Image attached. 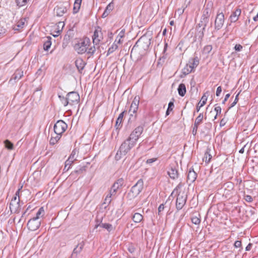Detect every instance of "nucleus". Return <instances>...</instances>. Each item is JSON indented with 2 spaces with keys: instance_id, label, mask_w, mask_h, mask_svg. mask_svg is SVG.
<instances>
[{
  "instance_id": "1",
  "label": "nucleus",
  "mask_w": 258,
  "mask_h": 258,
  "mask_svg": "<svg viewBox=\"0 0 258 258\" xmlns=\"http://www.w3.org/2000/svg\"><path fill=\"white\" fill-rule=\"evenodd\" d=\"M136 144L127 138L120 145L117 151L115 159L116 160H119L122 156H125L133 148Z\"/></svg>"
},
{
  "instance_id": "2",
  "label": "nucleus",
  "mask_w": 258,
  "mask_h": 258,
  "mask_svg": "<svg viewBox=\"0 0 258 258\" xmlns=\"http://www.w3.org/2000/svg\"><path fill=\"white\" fill-rule=\"evenodd\" d=\"M144 181L142 179H140L137 183L133 185L128 192L127 198L130 200L136 198L143 189Z\"/></svg>"
},
{
  "instance_id": "3",
  "label": "nucleus",
  "mask_w": 258,
  "mask_h": 258,
  "mask_svg": "<svg viewBox=\"0 0 258 258\" xmlns=\"http://www.w3.org/2000/svg\"><path fill=\"white\" fill-rule=\"evenodd\" d=\"M90 44V40L87 37L81 39L74 45V49L79 54H84L87 52Z\"/></svg>"
},
{
  "instance_id": "4",
  "label": "nucleus",
  "mask_w": 258,
  "mask_h": 258,
  "mask_svg": "<svg viewBox=\"0 0 258 258\" xmlns=\"http://www.w3.org/2000/svg\"><path fill=\"white\" fill-rule=\"evenodd\" d=\"M143 126L139 125L137 126L133 131H132L127 138L131 140L132 142H135V143L136 144L137 141L143 133Z\"/></svg>"
},
{
  "instance_id": "5",
  "label": "nucleus",
  "mask_w": 258,
  "mask_h": 258,
  "mask_svg": "<svg viewBox=\"0 0 258 258\" xmlns=\"http://www.w3.org/2000/svg\"><path fill=\"white\" fill-rule=\"evenodd\" d=\"M68 127L67 124L62 120H59L54 124L53 130L56 135H62Z\"/></svg>"
},
{
  "instance_id": "6",
  "label": "nucleus",
  "mask_w": 258,
  "mask_h": 258,
  "mask_svg": "<svg viewBox=\"0 0 258 258\" xmlns=\"http://www.w3.org/2000/svg\"><path fill=\"white\" fill-rule=\"evenodd\" d=\"M41 220L37 218H33L30 219L27 224L28 229L31 231H35L38 229L41 225Z\"/></svg>"
},
{
  "instance_id": "7",
  "label": "nucleus",
  "mask_w": 258,
  "mask_h": 258,
  "mask_svg": "<svg viewBox=\"0 0 258 258\" xmlns=\"http://www.w3.org/2000/svg\"><path fill=\"white\" fill-rule=\"evenodd\" d=\"M69 105H73L75 104H78L80 101V95L75 91H72L67 94Z\"/></svg>"
},
{
  "instance_id": "8",
  "label": "nucleus",
  "mask_w": 258,
  "mask_h": 258,
  "mask_svg": "<svg viewBox=\"0 0 258 258\" xmlns=\"http://www.w3.org/2000/svg\"><path fill=\"white\" fill-rule=\"evenodd\" d=\"M187 200V196L179 193L177 194V197L176 201V208L177 211L181 210L186 203Z\"/></svg>"
},
{
  "instance_id": "9",
  "label": "nucleus",
  "mask_w": 258,
  "mask_h": 258,
  "mask_svg": "<svg viewBox=\"0 0 258 258\" xmlns=\"http://www.w3.org/2000/svg\"><path fill=\"white\" fill-rule=\"evenodd\" d=\"M103 38L101 27L98 26L94 32L92 36L93 42L94 45H97Z\"/></svg>"
},
{
  "instance_id": "10",
  "label": "nucleus",
  "mask_w": 258,
  "mask_h": 258,
  "mask_svg": "<svg viewBox=\"0 0 258 258\" xmlns=\"http://www.w3.org/2000/svg\"><path fill=\"white\" fill-rule=\"evenodd\" d=\"M224 15L223 13L217 14L215 21V29L219 30L221 29L224 23Z\"/></svg>"
},
{
  "instance_id": "11",
  "label": "nucleus",
  "mask_w": 258,
  "mask_h": 258,
  "mask_svg": "<svg viewBox=\"0 0 258 258\" xmlns=\"http://www.w3.org/2000/svg\"><path fill=\"white\" fill-rule=\"evenodd\" d=\"M69 5L67 3H64L62 4L58 5L54 8V11L57 17H61L64 14L66 13L68 11Z\"/></svg>"
},
{
  "instance_id": "12",
  "label": "nucleus",
  "mask_w": 258,
  "mask_h": 258,
  "mask_svg": "<svg viewBox=\"0 0 258 258\" xmlns=\"http://www.w3.org/2000/svg\"><path fill=\"white\" fill-rule=\"evenodd\" d=\"M208 14V11H207L206 12V10L204 12V14L202 15L201 20L199 22V23L197 25L196 28H198L200 29V28L202 27L201 29H203V30H205L206 27L207 25V24L209 22V16Z\"/></svg>"
},
{
  "instance_id": "13",
  "label": "nucleus",
  "mask_w": 258,
  "mask_h": 258,
  "mask_svg": "<svg viewBox=\"0 0 258 258\" xmlns=\"http://www.w3.org/2000/svg\"><path fill=\"white\" fill-rule=\"evenodd\" d=\"M124 184L123 178H119L112 185L110 192L111 195H115L118 189L121 188Z\"/></svg>"
},
{
  "instance_id": "14",
  "label": "nucleus",
  "mask_w": 258,
  "mask_h": 258,
  "mask_svg": "<svg viewBox=\"0 0 258 258\" xmlns=\"http://www.w3.org/2000/svg\"><path fill=\"white\" fill-rule=\"evenodd\" d=\"M140 102V97L139 96L135 97L130 108L129 112L131 113V116L134 117L133 114H136L139 107Z\"/></svg>"
},
{
  "instance_id": "15",
  "label": "nucleus",
  "mask_w": 258,
  "mask_h": 258,
  "mask_svg": "<svg viewBox=\"0 0 258 258\" xmlns=\"http://www.w3.org/2000/svg\"><path fill=\"white\" fill-rule=\"evenodd\" d=\"M178 165L177 164H174L170 165V168L168 171V174L171 179H175L178 177Z\"/></svg>"
},
{
  "instance_id": "16",
  "label": "nucleus",
  "mask_w": 258,
  "mask_h": 258,
  "mask_svg": "<svg viewBox=\"0 0 258 258\" xmlns=\"http://www.w3.org/2000/svg\"><path fill=\"white\" fill-rule=\"evenodd\" d=\"M23 71L21 69H17L12 75L9 82L13 83V81L14 82H17L23 76Z\"/></svg>"
},
{
  "instance_id": "17",
  "label": "nucleus",
  "mask_w": 258,
  "mask_h": 258,
  "mask_svg": "<svg viewBox=\"0 0 258 258\" xmlns=\"http://www.w3.org/2000/svg\"><path fill=\"white\" fill-rule=\"evenodd\" d=\"M241 13V10L239 8H236L233 12H232L230 16L229 17V20L231 23L236 22L239 19V17Z\"/></svg>"
},
{
  "instance_id": "18",
  "label": "nucleus",
  "mask_w": 258,
  "mask_h": 258,
  "mask_svg": "<svg viewBox=\"0 0 258 258\" xmlns=\"http://www.w3.org/2000/svg\"><path fill=\"white\" fill-rule=\"evenodd\" d=\"M84 245L85 243L83 241L79 243L74 249L71 258L77 257V255L82 251Z\"/></svg>"
},
{
  "instance_id": "19",
  "label": "nucleus",
  "mask_w": 258,
  "mask_h": 258,
  "mask_svg": "<svg viewBox=\"0 0 258 258\" xmlns=\"http://www.w3.org/2000/svg\"><path fill=\"white\" fill-rule=\"evenodd\" d=\"M10 209L12 213H19L20 210V199H19L17 202H11L10 204Z\"/></svg>"
},
{
  "instance_id": "20",
  "label": "nucleus",
  "mask_w": 258,
  "mask_h": 258,
  "mask_svg": "<svg viewBox=\"0 0 258 258\" xmlns=\"http://www.w3.org/2000/svg\"><path fill=\"white\" fill-rule=\"evenodd\" d=\"M197 178V173L194 171L193 168H190L189 169V171H188V174H187V181H189L191 183H192L196 180Z\"/></svg>"
},
{
  "instance_id": "21",
  "label": "nucleus",
  "mask_w": 258,
  "mask_h": 258,
  "mask_svg": "<svg viewBox=\"0 0 258 258\" xmlns=\"http://www.w3.org/2000/svg\"><path fill=\"white\" fill-rule=\"evenodd\" d=\"M78 153V150L77 149H74L67 159V163L70 164V162L73 163L77 160Z\"/></svg>"
},
{
  "instance_id": "22",
  "label": "nucleus",
  "mask_w": 258,
  "mask_h": 258,
  "mask_svg": "<svg viewBox=\"0 0 258 258\" xmlns=\"http://www.w3.org/2000/svg\"><path fill=\"white\" fill-rule=\"evenodd\" d=\"M75 64L78 71L81 73L86 65V63L82 58H78L75 61Z\"/></svg>"
},
{
  "instance_id": "23",
  "label": "nucleus",
  "mask_w": 258,
  "mask_h": 258,
  "mask_svg": "<svg viewBox=\"0 0 258 258\" xmlns=\"http://www.w3.org/2000/svg\"><path fill=\"white\" fill-rule=\"evenodd\" d=\"M25 23V18L21 19L17 22V23L16 25L13 26V29L14 31H20V29H21L22 28H23L24 27Z\"/></svg>"
},
{
  "instance_id": "24",
  "label": "nucleus",
  "mask_w": 258,
  "mask_h": 258,
  "mask_svg": "<svg viewBox=\"0 0 258 258\" xmlns=\"http://www.w3.org/2000/svg\"><path fill=\"white\" fill-rule=\"evenodd\" d=\"M192 70L193 69L191 66L188 63H187L182 70V75H180V78L184 77L185 76L190 73Z\"/></svg>"
},
{
  "instance_id": "25",
  "label": "nucleus",
  "mask_w": 258,
  "mask_h": 258,
  "mask_svg": "<svg viewBox=\"0 0 258 258\" xmlns=\"http://www.w3.org/2000/svg\"><path fill=\"white\" fill-rule=\"evenodd\" d=\"M98 227L106 229L109 232L113 230V226L109 223H104L101 222L99 224L96 225V228H97Z\"/></svg>"
},
{
  "instance_id": "26",
  "label": "nucleus",
  "mask_w": 258,
  "mask_h": 258,
  "mask_svg": "<svg viewBox=\"0 0 258 258\" xmlns=\"http://www.w3.org/2000/svg\"><path fill=\"white\" fill-rule=\"evenodd\" d=\"M177 91L179 95L181 97H183L186 92V89L185 84L183 83L180 84L178 87Z\"/></svg>"
},
{
  "instance_id": "27",
  "label": "nucleus",
  "mask_w": 258,
  "mask_h": 258,
  "mask_svg": "<svg viewBox=\"0 0 258 258\" xmlns=\"http://www.w3.org/2000/svg\"><path fill=\"white\" fill-rule=\"evenodd\" d=\"M52 38L51 37L48 36L46 38V39L44 41L43 43V49L44 50H48L51 45V40Z\"/></svg>"
},
{
  "instance_id": "28",
  "label": "nucleus",
  "mask_w": 258,
  "mask_h": 258,
  "mask_svg": "<svg viewBox=\"0 0 258 258\" xmlns=\"http://www.w3.org/2000/svg\"><path fill=\"white\" fill-rule=\"evenodd\" d=\"M199 63V59L197 56L190 59L188 61V64L191 66L193 70L198 66Z\"/></svg>"
},
{
  "instance_id": "29",
  "label": "nucleus",
  "mask_w": 258,
  "mask_h": 258,
  "mask_svg": "<svg viewBox=\"0 0 258 258\" xmlns=\"http://www.w3.org/2000/svg\"><path fill=\"white\" fill-rule=\"evenodd\" d=\"M124 112L125 111H122L121 113H120L116 120L115 126L116 129H118L121 126V122Z\"/></svg>"
},
{
  "instance_id": "30",
  "label": "nucleus",
  "mask_w": 258,
  "mask_h": 258,
  "mask_svg": "<svg viewBox=\"0 0 258 258\" xmlns=\"http://www.w3.org/2000/svg\"><path fill=\"white\" fill-rule=\"evenodd\" d=\"M197 32L196 33L195 37L198 39L200 41H202L204 36V32L205 30H203L201 29L196 28Z\"/></svg>"
},
{
  "instance_id": "31",
  "label": "nucleus",
  "mask_w": 258,
  "mask_h": 258,
  "mask_svg": "<svg viewBox=\"0 0 258 258\" xmlns=\"http://www.w3.org/2000/svg\"><path fill=\"white\" fill-rule=\"evenodd\" d=\"M143 219V216L139 213H136L132 217L133 220L135 223H139L141 222Z\"/></svg>"
},
{
  "instance_id": "32",
  "label": "nucleus",
  "mask_w": 258,
  "mask_h": 258,
  "mask_svg": "<svg viewBox=\"0 0 258 258\" xmlns=\"http://www.w3.org/2000/svg\"><path fill=\"white\" fill-rule=\"evenodd\" d=\"M86 167L85 166H80L78 169L75 170L71 174V176H73L74 174H80L82 173L84 171L86 170Z\"/></svg>"
},
{
  "instance_id": "33",
  "label": "nucleus",
  "mask_w": 258,
  "mask_h": 258,
  "mask_svg": "<svg viewBox=\"0 0 258 258\" xmlns=\"http://www.w3.org/2000/svg\"><path fill=\"white\" fill-rule=\"evenodd\" d=\"M116 42L117 40H115L114 43L112 44L111 47H110L107 51V56L109 55L110 54L113 53L115 50H116L118 48V45L116 44Z\"/></svg>"
},
{
  "instance_id": "34",
  "label": "nucleus",
  "mask_w": 258,
  "mask_h": 258,
  "mask_svg": "<svg viewBox=\"0 0 258 258\" xmlns=\"http://www.w3.org/2000/svg\"><path fill=\"white\" fill-rule=\"evenodd\" d=\"M61 135H56L55 137H52L49 141L50 145H54L60 139Z\"/></svg>"
},
{
  "instance_id": "35",
  "label": "nucleus",
  "mask_w": 258,
  "mask_h": 258,
  "mask_svg": "<svg viewBox=\"0 0 258 258\" xmlns=\"http://www.w3.org/2000/svg\"><path fill=\"white\" fill-rule=\"evenodd\" d=\"M210 150L207 149L206 151L205 152L204 157L203 158V160L205 161L206 163H209L211 161V159H212V155L210 154L209 153Z\"/></svg>"
},
{
  "instance_id": "36",
  "label": "nucleus",
  "mask_w": 258,
  "mask_h": 258,
  "mask_svg": "<svg viewBox=\"0 0 258 258\" xmlns=\"http://www.w3.org/2000/svg\"><path fill=\"white\" fill-rule=\"evenodd\" d=\"M45 211L43 207L40 208L37 211L36 216L34 218H37V219H40V217H42L44 215Z\"/></svg>"
},
{
  "instance_id": "37",
  "label": "nucleus",
  "mask_w": 258,
  "mask_h": 258,
  "mask_svg": "<svg viewBox=\"0 0 258 258\" xmlns=\"http://www.w3.org/2000/svg\"><path fill=\"white\" fill-rule=\"evenodd\" d=\"M4 144L5 148L8 150H12L14 149V145L9 140H6L4 141Z\"/></svg>"
},
{
  "instance_id": "38",
  "label": "nucleus",
  "mask_w": 258,
  "mask_h": 258,
  "mask_svg": "<svg viewBox=\"0 0 258 258\" xmlns=\"http://www.w3.org/2000/svg\"><path fill=\"white\" fill-rule=\"evenodd\" d=\"M203 117V113H200L198 117L196 118L194 124L199 126L202 123Z\"/></svg>"
},
{
  "instance_id": "39",
  "label": "nucleus",
  "mask_w": 258,
  "mask_h": 258,
  "mask_svg": "<svg viewBox=\"0 0 258 258\" xmlns=\"http://www.w3.org/2000/svg\"><path fill=\"white\" fill-rule=\"evenodd\" d=\"M58 98L60 99L61 103L64 105V106H67L69 105V101L68 100V96L64 97L61 95H58Z\"/></svg>"
},
{
  "instance_id": "40",
  "label": "nucleus",
  "mask_w": 258,
  "mask_h": 258,
  "mask_svg": "<svg viewBox=\"0 0 258 258\" xmlns=\"http://www.w3.org/2000/svg\"><path fill=\"white\" fill-rule=\"evenodd\" d=\"M182 186V183L180 182L179 183L177 186L176 187H175V188L174 189V190L172 191V192H171L170 196L168 198V199L167 200H170V198L172 197L173 195L176 192V194H178V189H180V188H181ZM168 201H166V203Z\"/></svg>"
},
{
  "instance_id": "41",
  "label": "nucleus",
  "mask_w": 258,
  "mask_h": 258,
  "mask_svg": "<svg viewBox=\"0 0 258 258\" xmlns=\"http://www.w3.org/2000/svg\"><path fill=\"white\" fill-rule=\"evenodd\" d=\"M207 94H208L207 92L204 94L201 98V100L199 103V104H201V106H203L206 103V101L208 98V95H207Z\"/></svg>"
},
{
  "instance_id": "42",
  "label": "nucleus",
  "mask_w": 258,
  "mask_h": 258,
  "mask_svg": "<svg viewBox=\"0 0 258 258\" xmlns=\"http://www.w3.org/2000/svg\"><path fill=\"white\" fill-rule=\"evenodd\" d=\"M29 0H16L17 6L19 7H22L25 6Z\"/></svg>"
},
{
  "instance_id": "43",
  "label": "nucleus",
  "mask_w": 258,
  "mask_h": 258,
  "mask_svg": "<svg viewBox=\"0 0 258 258\" xmlns=\"http://www.w3.org/2000/svg\"><path fill=\"white\" fill-rule=\"evenodd\" d=\"M174 103L172 101H170L168 103V106L167 109L166 111V115H168L170 114V112L172 111L173 108L174 107Z\"/></svg>"
},
{
  "instance_id": "44",
  "label": "nucleus",
  "mask_w": 258,
  "mask_h": 258,
  "mask_svg": "<svg viewBox=\"0 0 258 258\" xmlns=\"http://www.w3.org/2000/svg\"><path fill=\"white\" fill-rule=\"evenodd\" d=\"M213 47L211 45H207L204 47L203 52L205 53L208 54L212 50Z\"/></svg>"
},
{
  "instance_id": "45",
  "label": "nucleus",
  "mask_w": 258,
  "mask_h": 258,
  "mask_svg": "<svg viewBox=\"0 0 258 258\" xmlns=\"http://www.w3.org/2000/svg\"><path fill=\"white\" fill-rule=\"evenodd\" d=\"M114 195H111L110 192H109V194L107 195L105 200H104V204L109 205L111 202V197L114 196Z\"/></svg>"
},
{
  "instance_id": "46",
  "label": "nucleus",
  "mask_w": 258,
  "mask_h": 258,
  "mask_svg": "<svg viewBox=\"0 0 258 258\" xmlns=\"http://www.w3.org/2000/svg\"><path fill=\"white\" fill-rule=\"evenodd\" d=\"M113 8L114 4L112 2H111L107 6L105 11L109 14L113 10Z\"/></svg>"
},
{
  "instance_id": "47",
  "label": "nucleus",
  "mask_w": 258,
  "mask_h": 258,
  "mask_svg": "<svg viewBox=\"0 0 258 258\" xmlns=\"http://www.w3.org/2000/svg\"><path fill=\"white\" fill-rule=\"evenodd\" d=\"M138 46L144 47V46L143 45V44L141 39L138 40V41L136 43L135 45L133 46V47L132 49V51H131V54L132 53L134 49H135L136 47H137Z\"/></svg>"
},
{
  "instance_id": "48",
  "label": "nucleus",
  "mask_w": 258,
  "mask_h": 258,
  "mask_svg": "<svg viewBox=\"0 0 258 258\" xmlns=\"http://www.w3.org/2000/svg\"><path fill=\"white\" fill-rule=\"evenodd\" d=\"M81 5L79 4L74 3L73 8V14L77 13L80 9Z\"/></svg>"
},
{
  "instance_id": "49",
  "label": "nucleus",
  "mask_w": 258,
  "mask_h": 258,
  "mask_svg": "<svg viewBox=\"0 0 258 258\" xmlns=\"http://www.w3.org/2000/svg\"><path fill=\"white\" fill-rule=\"evenodd\" d=\"M191 222L195 225H198L201 222V220L197 217H194L191 218Z\"/></svg>"
},
{
  "instance_id": "50",
  "label": "nucleus",
  "mask_w": 258,
  "mask_h": 258,
  "mask_svg": "<svg viewBox=\"0 0 258 258\" xmlns=\"http://www.w3.org/2000/svg\"><path fill=\"white\" fill-rule=\"evenodd\" d=\"M96 50V48L95 46L94 45L93 47H91L90 48L88 47V50L86 52L88 54H90L91 55L93 54Z\"/></svg>"
},
{
  "instance_id": "51",
  "label": "nucleus",
  "mask_w": 258,
  "mask_h": 258,
  "mask_svg": "<svg viewBox=\"0 0 258 258\" xmlns=\"http://www.w3.org/2000/svg\"><path fill=\"white\" fill-rule=\"evenodd\" d=\"M214 110L216 112V114L215 115V116L214 117V119H216L217 116V115L221 113V108L220 106H216V107H215Z\"/></svg>"
},
{
  "instance_id": "52",
  "label": "nucleus",
  "mask_w": 258,
  "mask_h": 258,
  "mask_svg": "<svg viewBox=\"0 0 258 258\" xmlns=\"http://www.w3.org/2000/svg\"><path fill=\"white\" fill-rule=\"evenodd\" d=\"M239 93H238L236 96H235V100L232 103V104H231L230 106L229 107V109L234 107L236 104V103H237L238 101V96H239Z\"/></svg>"
},
{
  "instance_id": "53",
  "label": "nucleus",
  "mask_w": 258,
  "mask_h": 258,
  "mask_svg": "<svg viewBox=\"0 0 258 258\" xmlns=\"http://www.w3.org/2000/svg\"><path fill=\"white\" fill-rule=\"evenodd\" d=\"M72 164H73V163H72L71 162H70V164H68L67 160L65 162V165H64L63 170L68 171L70 169Z\"/></svg>"
},
{
  "instance_id": "54",
  "label": "nucleus",
  "mask_w": 258,
  "mask_h": 258,
  "mask_svg": "<svg viewBox=\"0 0 258 258\" xmlns=\"http://www.w3.org/2000/svg\"><path fill=\"white\" fill-rule=\"evenodd\" d=\"M167 47H168V44H167V43L165 42L164 47V49H163V55L162 56V58H163L164 59L166 58V54L165 53V52L167 50Z\"/></svg>"
},
{
  "instance_id": "55",
  "label": "nucleus",
  "mask_w": 258,
  "mask_h": 258,
  "mask_svg": "<svg viewBox=\"0 0 258 258\" xmlns=\"http://www.w3.org/2000/svg\"><path fill=\"white\" fill-rule=\"evenodd\" d=\"M242 48V46L239 44H236L234 46V49L236 51H240Z\"/></svg>"
},
{
  "instance_id": "56",
  "label": "nucleus",
  "mask_w": 258,
  "mask_h": 258,
  "mask_svg": "<svg viewBox=\"0 0 258 258\" xmlns=\"http://www.w3.org/2000/svg\"><path fill=\"white\" fill-rule=\"evenodd\" d=\"M244 199L248 203H251L253 201L252 197L248 195L244 196Z\"/></svg>"
},
{
  "instance_id": "57",
  "label": "nucleus",
  "mask_w": 258,
  "mask_h": 258,
  "mask_svg": "<svg viewBox=\"0 0 258 258\" xmlns=\"http://www.w3.org/2000/svg\"><path fill=\"white\" fill-rule=\"evenodd\" d=\"M234 246L235 248H238L241 247V241L236 240L234 244Z\"/></svg>"
},
{
  "instance_id": "58",
  "label": "nucleus",
  "mask_w": 258,
  "mask_h": 258,
  "mask_svg": "<svg viewBox=\"0 0 258 258\" xmlns=\"http://www.w3.org/2000/svg\"><path fill=\"white\" fill-rule=\"evenodd\" d=\"M157 160V158H156L149 159L147 160L146 163L147 164H150L154 162L155 161H156Z\"/></svg>"
},
{
  "instance_id": "59",
  "label": "nucleus",
  "mask_w": 258,
  "mask_h": 258,
  "mask_svg": "<svg viewBox=\"0 0 258 258\" xmlns=\"http://www.w3.org/2000/svg\"><path fill=\"white\" fill-rule=\"evenodd\" d=\"M164 209V204H161L159 206L158 209V214L159 215H160L161 212L163 211Z\"/></svg>"
},
{
  "instance_id": "60",
  "label": "nucleus",
  "mask_w": 258,
  "mask_h": 258,
  "mask_svg": "<svg viewBox=\"0 0 258 258\" xmlns=\"http://www.w3.org/2000/svg\"><path fill=\"white\" fill-rule=\"evenodd\" d=\"M198 126H199L196 125L195 124L194 125L192 133L194 136H195L197 133Z\"/></svg>"
},
{
  "instance_id": "61",
  "label": "nucleus",
  "mask_w": 258,
  "mask_h": 258,
  "mask_svg": "<svg viewBox=\"0 0 258 258\" xmlns=\"http://www.w3.org/2000/svg\"><path fill=\"white\" fill-rule=\"evenodd\" d=\"M221 92H222V87L221 86H219L217 88L216 93V96H220Z\"/></svg>"
},
{
  "instance_id": "62",
  "label": "nucleus",
  "mask_w": 258,
  "mask_h": 258,
  "mask_svg": "<svg viewBox=\"0 0 258 258\" xmlns=\"http://www.w3.org/2000/svg\"><path fill=\"white\" fill-rule=\"evenodd\" d=\"M230 96V94L228 93V94H226L225 96L224 99L222 101V104H225Z\"/></svg>"
},
{
  "instance_id": "63",
  "label": "nucleus",
  "mask_w": 258,
  "mask_h": 258,
  "mask_svg": "<svg viewBox=\"0 0 258 258\" xmlns=\"http://www.w3.org/2000/svg\"><path fill=\"white\" fill-rule=\"evenodd\" d=\"M128 250L131 252V253H133L134 252L135 250V247L133 246H130L128 247Z\"/></svg>"
},
{
  "instance_id": "64",
  "label": "nucleus",
  "mask_w": 258,
  "mask_h": 258,
  "mask_svg": "<svg viewBox=\"0 0 258 258\" xmlns=\"http://www.w3.org/2000/svg\"><path fill=\"white\" fill-rule=\"evenodd\" d=\"M252 246V244L251 243H249L247 245V246L246 247V248H245V250H246V251H249V250H250L251 249Z\"/></svg>"
}]
</instances>
